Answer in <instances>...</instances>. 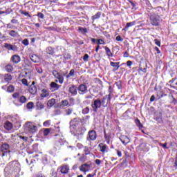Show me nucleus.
<instances>
[{"label": "nucleus", "instance_id": "58836bf2", "mask_svg": "<svg viewBox=\"0 0 177 177\" xmlns=\"http://www.w3.org/2000/svg\"><path fill=\"white\" fill-rule=\"evenodd\" d=\"M18 102H19V103H26V102H27V97H26V96L22 95L21 96Z\"/></svg>", "mask_w": 177, "mask_h": 177}, {"label": "nucleus", "instance_id": "20e7f679", "mask_svg": "<svg viewBox=\"0 0 177 177\" xmlns=\"http://www.w3.org/2000/svg\"><path fill=\"white\" fill-rule=\"evenodd\" d=\"M57 137L55 138L54 147L56 150H60L63 146H64V143H66V140H64L62 136H57Z\"/></svg>", "mask_w": 177, "mask_h": 177}, {"label": "nucleus", "instance_id": "e433bc0d", "mask_svg": "<svg viewBox=\"0 0 177 177\" xmlns=\"http://www.w3.org/2000/svg\"><path fill=\"white\" fill-rule=\"evenodd\" d=\"M9 35L15 38L16 37H19V32H16V30H10L9 32Z\"/></svg>", "mask_w": 177, "mask_h": 177}, {"label": "nucleus", "instance_id": "c756f323", "mask_svg": "<svg viewBox=\"0 0 177 177\" xmlns=\"http://www.w3.org/2000/svg\"><path fill=\"white\" fill-rule=\"evenodd\" d=\"M55 104H56V100L54 98H52L48 101L47 106L48 107H53V106H55Z\"/></svg>", "mask_w": 177, "mask_h": 177}, {"label": "nucleus", "instance_id": "c85d7f7f", "mask_svg": "<svg viewBox=\"0 0 177 177\" xmlns=\"http://www.w3.org/2000/svg\"><path fill=\"white\" fill-rule=\"evenodd\" d=\"M23 76L26 78H31L32 74L31 73V71L26 70L23 72Z\"/></svg>", "mask_w": 177, "mask_h": 177}, {"label": "nucleus", "instance_id": "2f4dec72", "mask_svg": "<svg viewBox=\"0 0 177 177\" xmlns=\"http://www.w3.org/2000/svg\"><path fill=\"white\" fill-rule=\"evenodd\" d=\"M47 55H55V49L52 47H48L46 49Z\"/></svg>", "mask_w": 177, "mask_h": 177}, {"label": "nucleus", "instance_id": "8fccbe9b", "mask_svg": "<svg viewBox=\"0 0 177 177\" xmlns=\"http://www.w3.org/2000/svg\"><path fill=\"white\" fill-rule=\"evenodd\" d=\"M169 82L171 84H172L174 88H175V86H177V79L176 78L171 80Z\"/></svg>", "mask_w": 177, "mask_h": 177}, {"label": "nucleus", "instance_id": "6ab92c4d", "mask_svg": "<svg viewBox=\"0 0 177 177\" xmlns=\"http://www.w3.org/2000/svg\"><path fill=\"white\" fill-rule=\"evenodd\" d=\"M3 127L4 129H6V131H12V129H13V124L9 122V120H7L4 123Z\"/></svg>", "mask_w": 177, "mask_h": 177}, {"label": "nucleus", "instance_id": "6e6d98bb", "mask_svg": "<svg viewBox=\"0 0 177 177\" xmlns=\"http://www.w3.org/2000/svg\"><path fill=\"white\" fill-rule=\"evenodd\" d=\"M115 86L118 87V89H121V88H122V83H121V81L116 82L115 83Z\"/></svg>", "mask_w": 177, "mask_h": 177}, {"label": "nucleus", "instance_id": "69168bd1", "mask_svg": "<svg viewBox=\"0 0 177 177\" xmlns=\"http://www.w3.org/2000/svg\"><path fill=\"white\" fill-rule=\"evenodd\" d=\"M154 42L156 44V45H157L158 46H161V41H160V40L155 39H154Z\"/></svg>", "mask_w": 177, "mask_h": 177}, {"label": "nucleus", "instance_id": "49530a36", "mask_svg": "<svg viewBox=\"0 0 177 177\" xmlns=\"http://www.w3.org/2000/svg\"><path fill=\"white\" fill-rule=\"evenodd\" d=\"M7 91L10 93H12V92H15V86L10 85L7 88Z\"/></svg>", "mask_w": 177, "mask_h": 177}, {"label": "nucleus", "instance_id": "4468645a", "mask_svg": "<svg viewBox=\"0 0 177 177\" xmlns=\"http://www.w3.org/2000/svg\"><path fill=\"white\" fill-rule=\"evenodd\" d=\"M80 171L81 172H89L91 171V165L88 163H84L80 165Z\"/></svg>", "mask_w": 177, "mask_h": 177}, {"label": "nucleus", "instance_id": "6e6552de", "mask_svg": "<svg viewBox=\"0 0 177 177\" xmlns=\"http://www.w3.org/2000/svg\"><path fill=\"white\" fill-rule=\"evenodd\" d=\"M75 132V136H82L86 132V128L85 126L82 125L80 127H76V129H74Z\"/></svg>", "mask_w": 177, "mask_h": 177}, {"label": "nucleus", "instance_id": "0e129e2a", "mask_svg": "<svg viewBox=\"0 0 177 177\" xmlns=\"http://www.w3.org/2000/svg\"><path fill=\"white\" fill-rule=\"evenodd\" d=\"M37 16L39 19H44L45 17V15L42 14V12H37Z\"/></svg>", "mask_w": 177, "mask_h": 177}, {"label": "nucleus", "instance_id": "bb28decb", "mask_svg": "<svg viewBox=\"0 0 177 177\" xmlns=\"http://www.w3.org/2000/svg\"><path fill=\"white\" fill-rule=\"evenodd\" d=\"M135 24H136V21L127 23L126 26L122 30L124 31H128V28H129V27H132V26H135Z\"/></svg>", "mask_w": 177, "mask_h": 177}, {"label": "nucleus", "instance_id": "f3484780", "mask_svg": "<svg viewBox=\"0 0 177 177\" xmlns=\"http://www.w3.org/2000/svg\"><path fill=\"white\" fill-rule=\"evenodd\" d=\"M68 171H70V167L67 165H64L60 167V172L64 175L68 174Z\"/></svg>", "mask_w": 177, "mask_h": 177}, {"label": "nucleus", "instance_id": "c03bdc74", "mask_svg": "<svg viewBox=\"0 0 177 177\" xmlns=\"http://www.w3.org/2000/svg\"><path fill=\"white\" fill-rule=\"evenodd\" d=\"M26 108H27L28 110H31V109H33V108H34V102H28V103L26 104Z\"/></svg>", "mask_w": 177, "mask_h": 177}, {"label": "nucleus", "instance_id": "0eeeda50", "mask_svg": "<svg viewBox=\"0 0 177 177\" xmlns=\"http://www.w3.org/2000/svg\"><path fill=\"white\" fill-rule=\"evenodd\" d=\"M10 145L8 143H3L0 147V150L2 151L1 156L2 157H5V156H8L9 153H10Z\"/></svg>", "mask_w": 177, "mask_h": 177}, {"label": "nucleus", "instance_id": "f03ea898", "mask_svg": "<svg viewBox=\"0 0 177 177\" xmlns=\"http://www.w3.org/2000/svg\"><path fill=\"white\" fill-rule=\"evenodd\" d=\"M25 129L26 131H28L29 133H35L38 132V127L37 126V124L32 122H26L25 123Z\"/></svg>", "mask_w": 177, "mask_h": 177}, {"label": "nucleus", "instance_id": "4d7b16f0", "mask_svg": "<svg viewBox=\"0 0 177 177\" xmlns=\"http://www.w3.org/2000/svg\"><path fill=\"white\" fill-rule=\"evenodd\" d=\"M0 39H2L4 41H9V36H6V35H3V36H1L0 37Z\"/></svg>", "mask_w": 177, "mask_h": 177}, {"label": "nucleus", "instance_id": "79ce46f5", "mask_svg": "<svg viewBox=\"0 0 177 177\" xmlns=\"http://www.w3.org/2000/svg\"><path fill=\"white\" fill-rule=\"evenodd\" d=\"M78 30L82 34H86V32H88V29L86 28L79 27Z\"/></svg>", "mask_w": 177, "mask_h": 177}, {"label": "nucleus", "instance_id": "a19ab883", "mask_svg": "<svg viewBox=\"0 0 177 177\" xmlns=\"http://www.w3.org/2000/svg\"><path fill=\"white\" fill-rule=\"evenodd\" d=\"M83 151L84 153V156H88V154H91V151L88 147H84Z\"/></svg>", "mask_w": 177, "mask_h": 177}, {"label": "nucleus", "instance_id": "72a5a7b5", "mask_svg": "<svg viewBox=\"0 0 177 177\" xmlns=\"http://www.w3.org/2000/svg\"><path fill=\"white\" fill-rule=\"evenodd\" d=\"M111 66L114 68L112 71H115V70L120 68V62H111Z\"/></svg>", "mask_w": 177, "mask_h": 177}, {"label": "nucleus", "instance_id": "4be33fe9", "mask_svg": "<svg viewBox=\"0 0 177 177\" xmlns=\"http://www.w3.org/2000/svg\"><path fill=\"white\" fill-rule=\"evenodd\" d=\"M155 120L159 124H161V122H162V113L161 112L156 113Z\"/></svg>", "mask_w": 177, "mask_h": 177}, {"label": "nucleus", "instance_id": "e2e57ef3", "mask_svg": "<svg viewBox=\"0 0 177 177\" xmlns=\"http://www.w3.org/2000/svg\"><path fill=\"white\" fill-rule=\"evenodd\" d=\"M25 64H26V67H31V63L30 62V60L26 59L24 62Z\"/></svg>", "mask_w": 177, "mask_h": 177}, {"label": "nucleus", "instance_id": "aec40b11", "mask_svg": "<svg viewBox=\"0 0 177 177\" xmlns=\"http://www.w3.org/2000/svg\"><path fill=\"white\" fill-rule=\"evenodd\" d=\"M74 75H75V70H74V69H71L69 73L68 71H66L65 73H64V77H66V78H67V80H68V78H70V77H74Z\"/></svg>", "mask_w": 177, "mask_h": 177}, {"label": "nucleus", "instance_id": "774afa93", "mask_svg": "<svg viewBox=\"0 0 177 177\" xmlns=\"http://www.w3.org/2000/svg\"><path fill=\"white\" fill-rule=\"evenodd\" d=\"M96 176V170L95 171L94 174H88L86 177H94Z\"/></svg>", "mask_w": 177, "mask_h": 177}, {"label": "nucleus", "instance_id": "7ed1b4c3", "mask_svg": "<svg viewBox=\"0 0 177 177\" xmlns=\"http://www.w3.org/2000/svg\"><path fill=\"white\" fill-rule=\"evenodd\" d=\"M70 124L73 129H77V127L78 125H80V124H86V119L75 118L71 120Z\"/></svg>", "mask_w": 177, "mask_h": 177}, {"label": "nucleus", "instance_id": "4c0bfd02", "mask_svg": "<svg viewBox=\"0 0 177 177\" xmlns=\"http://www.w3.org/2000/svg\"><path fill=\"white\" fill-rule=\"evenodd\" d=\"M6 71L8 73H12V71H13V66L8 64L7 66H6Z\"/></svg>", "mask_w": 177, "mask_h": 177}, {"label": "nucleus", "instance_id": "680f3d73", "mask_svg": "<svg viewBox=\"0 0 177 177\" xmlns=\"http://www.w3.org/2000/svg\"><path fill=\"white\" fill-rule=\"evenodd\" d=\"M136 124L137 126L139 127V128H142L143 127V125L142 124V123H140V120H139V119H137L136 120Z\"/></svg>", "mask_w": 177, "mask_h": 177}, {"label": "nucleus", "instance_id": "de8ad7c7", "mask_svg": "<svg viewBox=\"0 0 177 177\" xmlns=\"http://www.w3.org/2000/svg\"><path fill=\"white\" fill-rule=\"evenodd\" d=\"M78 160L79 161H80V162H85V161L86 160V157L85 156V155L83 154L78 158Z\"/></svg>", "mask_w": 177, "mask_h": 177}, {"label": "nucleus", "instance_id": "09e8293b", "mask_svg": "<svg viewBox=\"0 0 177 177\" xmlns=\"http://www.w3.org/2000/svg\"><path fill=\"white\" fill-rule=\"evenodd\" d=\"M65 113L66 115H71L73 113V109L68 108L65 110Z\"/></svg>", "mask_w": 177, "mask_h": 177}, {"label": "nucleus", "instance_id": "ddd939ff", "mask_svg": "<svg viewBox=\"0 0 177 177\" xmlns=\"http://www.w3.org/2000/svg\"><path fill=\"white\" fill-rule=\"evenodd\" d=\"M68 92L72 96H77L78 95V87L75 84H72L68 88Z\"/></svg>", "mask_w": 177, "mask_h": 177}, {"label": "nucleus", "instance_id": "ea45409f", "mask_svg": "<svg viewBox=\"0 0 177 177\" xmlns=\"http://www.w3.org/2000/svg\"><path fill=\"white\" fill-rule=\"evenodd\" d=\"M99 147H100V151H102V153H104V151L107 150V145H103V144H100Z\"/></svg>", "mask_w": 177, "mask_h": 177}, {"label": "nucleus", "instance_id": "603ef678", "mask_svg": "<svg viewBox=\"0 0 177 177\" xmlns=\"http://www.w3.org/2000/svg\"><path fill=\"white\" fill-rule=\"evenodd\" d=\"M89 111H90L89 107L87 106V107L84 108V109H82V114H88V113H89Z\"/></svg>", "mask_w": 177, "mask_h": 177}, {"label": "nucleus", "instance_id": "338daca9", "mask_svg": "<svg viewBox=\"0 0 177 177\" xmlns=\"http://www.w3.org/2000/svg\"><path fill=\"white\" fill-rule=\"evenodd\" d=\"M88 59H89V55L88 54H85L83 57L84 62H88Z\"/></svg>", "mask_w": 177, "mask_h": 177}, {"label": "nucleus", "instance_id": "5701e85b", "mask_svg": "<svg viewBox=\"0 0 177 177\" xmlns=\"http://www.w3.org/2000/svg\"><path fill=\"white\" fill-rule=\"evenodd\" d=\"M3 82H9L12 81V75L10 73L5 74L3 77Z\"/></svg>", "mask_w": 177, "mask_h": 177}, {"label": "nucleus", "instance_id": "1a4fd4ad", "mask_svg": "<svg viewBox=\"0 0 177 177\" xmlns=\"http://www.w3.org/2000/svg\"><path fill=\"white\" fill-rule=\"evenodd\" d=\"M97 138V133H96V131L95 130L89 131L86 137V140L88 142L96 140V138Z\"/></svg>", "mask_w": 177, "mask_h": 177}, {"label": "nucleus", "instance_id": "864d4df0", "mask_svg": "<svg viewBox=\"0 0 177 177\" xmlns=\"http://www.w3.org/2000/svg\"><path fill=\"white\" fill-rule=\"evenodd\" d=\"M50 133V129H45L44 131V136H48Z\"/></svg>", "mask_w": 177, "mask_h": 177}, {"label": "nucleus", "instance_id": "f257e3e1", "mask_svg": "<svg viewBox=\"0 0 177 177\" xmlns=\"http://www.w3.org/2000/svg\"><path fill=\"white\" fill-rule=\"evenodd\" d=\"M8 167L13 174H19L20 172V163L17 160L10 162Z\"/></svg>", "mask_w": 177, "mask_h": 177}, {"label": "nucleus", "instance_id": "a18cd8bd", "mask_svg": "<svg viewBox=\"0 0 177 177\" xmlns=\"http://www.w3.org/2000/svg\"><path fill=\"white\" fill-rule=\"evenodd\" d=\"M104 48L105 49L107 56L110 57L111 56V50H110V48H109V47L107 46L104 47Z\"/></svg>", "mask_w": 177, "mask_h": 177}, {"label": "nucleus", "instance_id": "3c124183", "mask_svg": "<svg viewBox=\"0 0 177 177\" xmlns=\"http://www.w3.org/2000/svg\"><path fill=\"white\" fill-rule=\"evenodd\" d=\"M96 44L97 45H104V40L102 39H97V41H96Z\"/></svg>", "mask_w": 177, "mask_h": 177}, {"label": "nucleus", "instance_id": "f8f14e48", "mask_svg": "<svg viewBox=\"0 0 177 177\" xmlns=\"http://www.w3.org/2000/svg\"><path fill=\"white\" fill-rule=\"evenodd\" d=\"M77 91L80 95H85V93H88V86L86 84H80Z\"/></svg>", "mask_w": 177, "mask_h": 177}, {"label": "nucleus", "instance_id": "052dcab7", "mask_svg": "<svg viewBox=\"0 0 177 177\" xmlns=\"http://www.w3.org/2000/svg\"><path fill=\"white\" fill-rule=\"evenodd\" d=\"M21 83L26 86H28V81H27V79H22Z\"/></svg>", "mask_w": 177, "mask_h": 177}, {"label": "nucleus", "instance_id": "412c9836", "mask_svg": "<svg viewBox=\"0 0 177 177\" xmlns=\"http://www.w3.org/2000/svg\"><path fill=\"white\" fill-rule=\"evenodd\" d=\"M120 139L122 143H123V145H127L128 143H129V142H131V140L127 136H121Z\"/></svg>", "mask_w": 177, "mask_h": 177}, {"label": "nucleus", "instance_id": "dca6fc26", "mask_svg": "<svg viewBox=\"0 0 177 177\" xmlns=\"http://www.w3.org/2000/svg\"><path fill=\"white\" fill-rule=\"evenodd\" d=\"M10 61L13 63V64H19V62H21V58L19 56V55H14L11 57Z\"/></svg>", "mask_w": 177, "mask_h": 177}, {"label": "nucleus", "instance_id": "f704fd0d", "mask_svg": "<svg viewBox=\"0 0 177 177\" xmlns=\"http://www.w3.org/2000/svg\"><path fill=\"white\" fill-rule=\"evenodd\" d=\"M105 140L107 143H110V134L107 133V130L104 131Z\"/></svg>", "mask_w": 177, "mask_h": 177}, {"label": "nucleus", "instance_id": "39448f33", "mask_svg": "<svg viewBox=\"0 0 177 177\" xmlns=\"http://www.w3.org/2000/svg\"><path fill=\"white\" fill-rule=\"evenodd\" d=\"M52 74L55 78H56L55 82H59L61 84L64 82V75H62L60 73H59V71H56V69L53 70Z\"/></svg>", "mask_w": 177, "mask_h": 177}, {"label": "nucleus", "instance_id": "a878e982", "mask_svg": "<svg viewBox=\"0 0 177 177\" xmlns=\"http://www.w3.org/2000/svg\"><path fill=\"white\" fill-rule=\"evenodd\" d=\"M30 58L33 63H38V62H39V57H38L37 55L33 54L30 55Z\"/></svg>", "mask_w": 177, "mask_h": 177}, {"label": "nucleus", "instance_id": "423d86ee", "mask_svg": "<svg viewBox=\"0 0 177 177\" xmlns=\"http://www.w3.org/2000/svg\"><path fill=\"white\" fill-rule=\"evenodd\" d=\"M111 101V93L104 96L102 97L101 103L103 107H110Z\"/></svg>", "mask_w": 177, "mask_h": 177}, {"label": "nucleus", "instance_id": "b1692460", "mask_svg": "<svg viewBox=\"0 0 177 177\" xmlns=\"http://www.w3.org/2000/svg\"><path fill=\"white\" fill-rule=\"evenodd\" d=\"M50 86L53 89H54V91H59V89H60V85H59L57 83H56L55 82H52L50 84Z\"/></svg>", "mask_w": 177, "mask_h": 177}, {"label": "nucleus", "instance_id": "a211bd4d", "mask_svg": "<svg viewBox=\"0 0 177 177\" xmlns=\"http://www.w3.org/2000/svg\"><path fill=\"white\" fill-rule=\"evenodd\" d=\"M50 95V91L48 89L43 88L41 91L40 97L41 99H45V97H48Z\"/></svg>", "mask_w": 177, "mask_h": 177}, {"label": "nucleus", "instance_id": "13d9d810", "mask_svg": "<svg viewBox=\"0 0 177 177\" xmlns=\"http://www.w3.org/2000/svg\"><path fill=\"white\" fill-rule=\"evenodd\" d=\"M19 97H20V93H14L12 94V97L14 99H19Z\"/></svg>", "mask_w": 177, "mask_h": 177}, {"label": "nucleus", "instance_id": "cd10ccee", "mask_svg": "<svg viewBox=\"0 0 177 177\" xmlns=\"http://www.w3.org/2000/svg\"><path fill=\"white\" fill-rule=\"evenodd\" d=\"M70 102H68V100H62L61 101V105L60 107H67V106H70Z\"/></svg>", "mask_w": 177, "mask_h": 177}, {"label": "nucleus", "instance_id": "5fc2aeb1", "mask_svg": "<svg viewBox=\"0 0 177 177\" xmlns=\"http://www.w3.org/2000/svg\"><path fill=\"white\" fill-rule=\"evenodd\" d=\"M22 44H23V45H24L25 46H28V45H30V42L28 41V39H24L22 41Z\"/></svg>", "mask_w": 177, "mask_h": 177}, {"label": "nucleus", "instance_id": "c9c22d12", "mask_svg": "<svg viewBox=\"0 0 177 177\" xmlns=\"http://www.w3.org/2000/svg\"><path fill=\"white\" fill-rule=\"evenodd\" d=\"M19 12L21 15H24L26 17H29L30 19H31V15H30V13H28V12L23 10H20Z\"/></svg>", "mask_w": 177, "mask_h": 177}, {"label": "nucleus", "instance_id": "473e14b6", "mask_svg": "<svg viewBox=\"0 0 177 177\" xmlns=\"http://www.w3.org/2000/svg\"><path fill=\"white\" fill-rule=\"evenodd\" d=\"M163 96H167V94L162 93V91H158L156 93V100H159V99H161Z\"/></svg>", "mask_w": 177, "mask_h": 177}, {"label": "nucleus", "instance_id": "393cba45", "mask_svg": "<svg viewBox=\"0 0 177 177\" xmlns=\"http://www.w3.org/2000/svg\"><path fill=\"white\" fill-rule=\"evenodd\" d=\"M36 109L37 110H44V109H45V105L42 102L38 101L36 103Z\"/></svg>", "mask_w": 177, "mask_h": 177}, {"label": "nucleus", "instance_id": "2eb2a0df", "mask_svg": "<svg viewBox=\"0 0 177 177\" xmlns=\"http://www.w3.org/2000/svg\"><path fill=\"white\" fill-rule=\"evenodd\" d=\"M28 91H29V93H31V95H37L38 92V89L35 86V82H32L31 85L29 87Z\"/></svg>", "mask_w": 177, "mask_h": 177}, {"label": "nucleus", "instance_id": "7c9ffc66", "mask_svg": "<svg viewBox=\"0 0 177 177\" xmlns=\"http://www.w3.org/2000/svg\"><path fill=\"white\" fill-rule=\"evenodd\" d=\"M101 17H102V12H97L95 15H93L91 17V20H93V21H95V20H97V19H100Z\"/></svg>", "mask_w": 177, "mask_h": 177}, {"label": "nucleus", "instance_id": "37998d69", "mask_svg": "<svg viewBox=\"0 0 177 177\" xmlns=\"http://www.w3.org/2000/svg\"><path fill=\"white\" fill-rule=\"evenodd\" d=\"M12 46L13 45H12V44H8V43H4L3 47L6 49H8V50H12Z\"/></svg>", "mask_w": 177, "mask_h": 177}, {"label": "nucleus", "instance_id": "bf43d9fd", "mask_svg": "<svg viewBox=\"0 0 177 177\" xmlns=\"http://www.w3.org/2000/svg\"><path fill=\"white\" fill-rule=\"evenodd\" d=\"M64 59L65 60H70V59H71V55H70V54H65L64 55Z\"/></svg>", "mask_w": 177, "mask_h": 177}, {"label": "nucleus", "instance_id": "9b49d317", "mask_svg": "<svg viewBox=\"0 0 177 177\" xmlns=\"http://www.w3.org/2000/svg\"><path fill=\"white\" fill-rule=\"evenodd\" d=\"M151 24L152 26H158L160 24V16L157 15H152L150 17Z\"/></svg>", "mask_w": 177, "mask_h": 177}, {"label": "nucleus", "instance_id": "9d476101", "mask_svg": "<svg viewBox=\"0 0 177 177\" xmlns=\"http://www.w3.org/2000/svg\"><path fill=\"white\" fill-rule=\"evenodd\" d=\"M91 107L94 113H97V109L102 107V100H100V99L95 100L93 104H91Z\"/></svg>", "mask_w": 177, "mask_h": 177}]
</instances>
